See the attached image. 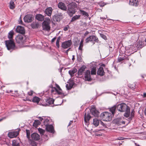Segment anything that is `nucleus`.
Segmentation results:
<instances>
[{
	"label": "nucleus",
	"instance_id": "35",
	"mask_svg": "<svg viewBox=\"0 0 146 146\" xmlns=\"http://www.w3.org/2000/svg\"><path fill=\"white\" fill-rule=\"evenodd\" d=\"M125 49L124 47L122 46L121 47L119 50V52L120 54H123L125 52Z\"/></svg>",
	"mask_w": 146,
	"mask_h": 146
},
{
	"label": "nucleus",
	"instance_id": "31",
	"mask_svg": "<svg viewBox=\"0 0 146 146\" xmlns=\"http://www.w3.org/2000/svg\"><path fill=\"white\" fill-rule=\"evenodd\" d=\"M9 7L11 9H13L15 8V4L13 1L11 0L10 3Z\"/></svg>",
	"mask_w": 146,
	"mask_h": 146
},
{
	"label": "nucleus",
	"instance_id": "45",
	"mask_svg": "<svg viewBox=\"0 0 146 146\" xmlns=\"http://www.w3.org/2000/svg\"><path fill=\"white\" fill-rule=\"evenodd\" d=\"M83 46V43H80V44L78 48L79 50H82Z\"/></svg>",
	"mask_w": 146,
	"mask_h": 146
},
{
	"label": "nucleus",
	"instance_id": "41",
	"mask_svg": "<svg viewBox=\"0 0 146 146\" xmlns=\"http://www.w3.org/2000/svg\"><path fill=\"white\" fill-rule=\"evenodd\" d=\"M57 101H54V103L52 104V103H51V105H52V104H53V105L55 106L60 105L63 102V101H62V102H60V103H58L56 102Z\"/></svg>",
	"mask_w": 146,
	"mask_h": 146
},
{
	"label": "nucleus",
	"instance_id": "38",
	"mask_svg": "<svg viewBox=\"0 0 146 146\" xmlns=\"http://www.w3.org/2000/svg\"><path fill=\"white\" fill-rule=\"evenodd\" d=\"M115 109L116 107L115 106H113L110 108V110L113 115L114 113Z\"/></svg>",
	"mask_w": 146,
	"mask_h": 146
},
{
	"label": "nucleus",
	"instance_id": "14",
	"mask_svg": "<svg viewBox=\"0 0 146 146\" xmlns=\"http://www.w3.org/2000/svg\"><path fill=\"white\" fill-rule=\"evenodd\" d=\"M17 32L19 33L20 34H25V31L23 27L20 26H18L16 29Z\"/></svg>",
	"mask_w": 146,
	"mask_h": 146
},
{
	"label": "nucleus",
	"instance_id": "60",
	"mask_svg": "<svg viewBox=\"0 0 146 146\" xmlns=\"http://www.w3.org/2000/svg\"><path fill=\"white\" fill-rule=\"evenodd\" d=\"M144 112L145 115L146 116V107L144 111Z\"/></svg>",
	"mask_w": 146,
	"mask_h": 146
},
{
	"label": "nucleus",
	"instance_id": "17",
	"mask_svg": "<svg viewBox=\"0 0 146 146\" xmlns=\"http://www.w3.org/2000/svg\"><path fill=\"white\" fill-rule=\"evenodd\" d=\"M53 10V9L51 7H48L46 8L45 11V13L47 16L50 17V16L52 14V13Z\"/></svg>",
	"mask_w": 146,
	"mask_h": 146
},
{
	"label": "nucleus",
	"instance_id": "56",
	"mask_svg": "<svg viewBox=\"0 0 146 146\" xmlns=\"http://www.w3.org/2000/svg\"><path fill=\"white\" fill-rule=\"evenodd\" d=\"M30 131L28 130V139H29L30 138Z\"/></svg>",
	"mask_w": 146,
	"mask_h": 146
},
{
	"label": "nucleus",
	"instance_id": "20",
	"mask_svg": "<svg viewBox=\"0 0 146 146\" xmlns=\"http://www.w3.org/2000/svg\"><path fill=\"white\" fill-rule=\"evenodd\" d=\"M138 0H130L129 4L130 5L135 6H137L139 4Z\"/></svg>",
	"mask_w": 146,
	"mask_h": 146
},
{
	"label": "nucleus",
	"instance_id": "39",
	"mask_svg": "<svg viewBox=\"0 0 146 146\" xmlns=\"http://www.w3.org/2000/svg\"><path fill=\"white\" fill-rule=\"evenodd\" d=\"M38 130L39 132V133H40L41 135H43L45 132L44 130L40 128H38Z\"/></svg>",
	"mask_w": 146,
	"mask_h": 146
},
{
	"label": "nucleus",
	"instance_id": "57",
	"mask_svg": "<svg viewBox=\"0 0 146 146\" xmlns=\"http://www.w3.org/2000/svg\"><path fill=\"white\" fill-rule=\"evenodd\" d=\"M56 37H54V38H53L52 39V40L51 42H54V41L55 40H56Z\"/></svg>",
	"mask_w": 146,
	"mask_h": 146
},
{
	"label": "nucleus",
	"instance_id": "52",
	"mask_svg": "<svg viewBox=\"0 0 146 146\" xmlns=\"http://www.w3.org/2000/svg\"><path fill=\"white\" fill-rule=\"evenodd\" d=\"M126 139V138L122 137H119L117 138V140H123L125 139Z\"/></svg>",
	"mask_w": 146,
	"mask_h": 146
},
{
	"label": "nucleus",
	"instance_id": "64",
	"mask_svg": "<svg viewBox=\"0 0 146 146\" xmlns=\"http://www.w3.org/2000/svg\"><path fill=\"white\" fill-rule=\"evenodd\" d=\"M143 96L144 97H146V93H144L143 94Z\"/></svg>",
	"mask_w": 146,
	"mask_h": 146
},
{
	"label": "nucleus",
	"instance_id": "28",
	"mask_svg": "<svg viewBox=\"0 0 146 146\" xmlns=\"http://www.w3.org/2000/svg\"><path fill=\"white\" fill-rule=\"evenodd\" d=\"M137 47L139 48H141L143 47V43L142 41H139L138 42L136 43Z\"/></svg>",
	"mask_w": 146,
	"mask_h": 146
},
{
	"label": "nucleus",
	"instance_id": "34",
	"mask_svg": "<svg viewBox=\"0 0 146 146\" xmlns=\"http://www.w3.org/2000/svg\"><path fill=\"white\" fill-rule=\"evenodd\" d=\"M134 110H133L131 112V114L128 117L129 118L128 119V120L129 121H130L132 119V118L134 116Z\"/></svg>",
	"mask_w": 146,
	"mask_h": 146
},
{
	"label": "nucleus",
	"instance_id": "37",
	"mask_svg": "<svg viewBox=\"0 0 146 146\" xmlns=\"http://www.w3.org/2000/svg\"><path fill=\"white\" fill-rule=\"evenodd\" d=\"M91 74L92 75L96 74V69L95 67L93 68L91 70Z\"/></svg>",
	"mask_w": 146,
	"mask_h": 146
},
{
	"label": "nucleus",
	"instance_id": "24",
	"mask_svg": "<svg viewBox=\"0 0 146 146\" xmlns=\"http://www.w3.org/2000/svg\"><path fill=\"white\" fill-rule=\"evenodd\" d=\"M20 141L19 140H14L12 141V146H20Z\"/></svg>",
	"mask_w": 146,
	"mask_h": 146
},
{
	"label": "nucleus",
	"instance_id": "1",
	"mask_svg": "<svg viewBox=\"0 0 146 146\" xmlns=\"http://www.w3.org/2000/svg\"><path fill=\"white\" fill-rule=\"evenodd\" d=\"M117 109L118 110L122 112L125 111L124 115L126 117H128L129 116L130 114V108L126 104L122 103L119 104L117 106Z\"/></svg>",
	"mask_w": 146,
	"mask_h": 146
},
{
	"label": "nucleus",
	"instance_id": "16",
	"mask_svg": "<svg viewBox=\"0 0 146 146\" xmlns=\"http://www.w3.org/2000/svg\"><path fill=\"white\" fill-rule=\"evenodd\" d=\"M91 118V116L90 115V113L88 112H86L85 113L84 116V120L85 123H88Z\"/></svg>",
	"mask_w": 146,
	"mask_h": 146
},
{
	"label": "nucleus",
	"instance_id": "44",
	"mask_svg": "<svg viewBox=\"0 0 146 146\" xmlns=\"http://www.w3.org/2000/svg\"><path fill=\"white\" fill-rule=\"evenodd\" d=\"M31 26L33 28H35L37 27V24L36 23H33L31 25Z\"/></svg>",
	"mask_w": 146,
	"mask_h": 146
},
{
	"label": "nucleus",
	"instance_id": "18",
	"mask_svg": "<svg viewBox=\"0 0 146 146\" xmlns=\"http://www.w3.org/2000/svg\"><path fill=\"white\" fill-rule=\"evenodd\" d=\"M46 130L49 132L52 133H54V131L53 126L52 125H48L46 126Z\"/></svg>",
	"mask_w": 146,
	"mask_h": 146
},
{
	"label": "nucleus",
	"instance_id": "62",
	"mask_svg": "<svg viewBox=\"0 0 146 146\" xmlns=\"http://www.w3.org/2000/svg\"><path fill=\"white\" fill-rule=\"evenodd\" d=\"M74 56H74V55H73L72 56V60H73V61L75 59Z\"/></svg>",
	"mask_w": 146,
	"mask_h": 146
},
{
	"label": "nucleus",
	"instance_id": "51",
	"mask_svg": "<svg viewBox=\"0 0 146 146\" xmlns=\"http://www.w3.org/2000/svg\"><path fill=\"white\" fill-rule=\"evenodd\" d=\"M69 28V26L68 25H67V26L66 27L64 28V31H67L68 30V29Z\"/></svg>",
	"mask_w": 146,
	"mask_h": 146
},
{
	"label": "nucleus",
	"instance_id": "63",
	"mask_svg": "<svg viewBox=\"0 0 146 146\" xmlns=\"http://www.w3.org/2000/svg\"><path fill=\"white\" fill-rule=\"evenodd\" d=\"M83 42H84V39H82L81 40V41L80 42V43H83Z\"/></svg>",
	"mask_w": 146,
	"mask_h": 146
},
{
	"label": "nucleus",
	"instance_id": "42",
	"mask_svg": "<svg viewBox=\"0 0 146 146\" xmlns=\"http://www.w3.org/2000/svg\"><path fill=\"white\" fill-rule=\"evenodd\" d=\"M80 11L81 13L83 15H84L86 16H88V13L86 12L81 10H80Z\"/></svg>",
	"mask_w": 146,
	"mask_h": 146
},
{
	"label": "nucleus",
	"instance_id": "10",
	"mask_svg": "<svg viewBox=\"0 0 146 146\" xmlns=\"http://www.w3.org/2000/svg\"><path fill=\"white\" fill-rule=\"evenodd\" d=\"M72 44V42L71 40H68L63 42L61 46L64 48L66 49L70 47Z\"/></svg>",
	"mask_w": 146,
	"mask_h": 146
},
{
	"label": "nucleus",
	"instance_id": "49",
	"mask_svg": "<svg viewBox=\"0 0 146 146\" xmlns=\"http://www.w3.org/2000/svg\"><path fill=\"white\" fill-rule=\"evenodd\" d=\"M129 86L132 89H134L135 88V84H133L132 85L131 84L129 85Z\"/></svg>",
	"mask_w": 146,
	"mask_h": 146
},
{
	"label": "nucleus",
	"instance_id": "36",
	"mask_svg": "<svg viewBox=\"0 0 146 146\" xmlns=\"http://www.w3.org/2000/svg\"><path fill=\"white\" fill-rule=\"evenodd\" d=\"M80 17V16L79 15H76L73 17L71 21H74L76 19H78Z\"/></svg>",
	"mask_w": 146,
	"mask_h": 146
},
{
	"label": "nucleus",
	"instance_id": "29",
	"mask_svg": "<svg viewBox=\"0 0 146 146\" xmlns=\"http://www.w3.org/2000/svg\"><path fill=\"white\" fill-rule=\"evenodd\" d=\"M53 20L55 21H60V18L58 16V15H54L52 17Z\"/></svg>",
	"mask_w": 146,
	"mask_h": 146
},
{
	"label": "nucleus",
	"instance_id": "61",
	"mask_svg": "<svg viewBox=\"0 0 146 146\" xmlns=\"http://www.w3.org/2000/svg\"><path fill=\"white\" fill-rule=\"evenodd\" d=\"M39 118L40 120L41 121L43 119L41 117H39Z\"/></svg>",
	"mask_w": 146,
	"mask_h": 146
},
{
	"label": "nucleus",
	"instance_id": "15",
	"mask_svg": "<svg viewBox=\"0 0 146 146\" xmlns=\"http://www.w3.org/2000/svg\"><path fill=\"white\" fill-rule=\"evenodd\" d=\"M92 115L98 117L99 115V112L97 110L95 107H92L90 110Z\"/></svg>",
	"mask_w": 146,
	"mask_h": 146
},
{
	"label": "nucleus",
	"instance_id": "30",
	"mask_svg": "<svg viewBox=\"0 0 146 146\" xmlns=\"http://www.w3.org/2000/svg\"><path fill=\"white\" fill-rule=\"evenodd\" d=\"M34 16L32 15H28V23L31 22L34 19Z\"/></svg>",
	"mask_w": 146,
	"mask_h": 146
},
{
	"label": "nucleus",
	"instance_id": "19",
	"mask_svg": "<svg viewBox=\"0 0 146 146\" xmlns=\"http://www.w3.org/2000/svg\"><path fill=\"white\" fill-rule=\"evenodd\" d=\"M31 137L32 140H38L40 138V136L36 133L32 134Z\"/></svg>",
	"mask_w": 146,
	"mask_h": 146
},
{
	"label": "nucleus",
	"instance_id": "48",
	"mask_svg": "<svg viewBox=\"0 0 146 146\" xmlns=\"http://www.w3.org/2000/svg\"><path fill=\"white\" fill-rule=\"evenodd\" d=\"M100 36L103 39L105 40L106 39V36L103 34H100Z\"/></svg>",
	"mask_w": 146,
	"mask_h": 146
},
{
	"label": "nucleus",
	"instance_id": "25",
	"mask_svg": "<svg viewBox=\"0 0 146 146\" xmlns=\"http://www.w3.org/2000/svg\"><path fill=\"white\" fill-rule=\"evenodd\" d=\"M104 73L103 68L102 67L99 68L97 71V74L100 76H103L104 75Z\"/></svg>",
	"mask_w": 146,
	"mask_h": 146
},
{
	"label": "nucleus",
	"instance_id": "32",
	"mask_svg": "<svg viewBox=\"0 0 146 146\" xmlns=\"http://www.w3.org/2000/svg\"><path fill=\"white\" fill-rule=\"evenodd\" d=\"M40 121L38 120H35L33 124V126L35 127H37V125H40Z\"/></svg>",
	"mask_w": 146,
	"mask_h": 146
},
{
	"label": "nucleus",
	"instance_id": "40",
	"mask_svg": "<svg viewBox=\"0 0 146 146\" xmlns=\"http://www.w3.org/2000/svg\"><path fill=\"white\" fill-rule=\"evenodd\" d=\"M60 40V37L59 36L58 38L56 41V45L58 48H59V42Z\"/></svg>",
	"mask_w": 146,
	"mask_h": 146
},
{
	"label": "nucleus",
	"instance_id": "9",
	"mask_svg": "<svg viewBox=\"0 0 146 146\" xmlns=\"http://www.w3.org/2000/svg\"><path fill=\"white\" fill-rule=\"evenodd\" d=\"M19 130H20V129H19L15 131L9 132L8 134V136L11 138L16 137L19 134Z\"/></svg>",
	"mask_w": 146,
	"mask_h": 146
},
{
	"label": "nucleus",
	"instance_id": "6",
	"mask_svg": "<svg viewBox=\"0 0 146 146\" xmlns=\"http://www.w3.org/2000/svg\"><path fill=\"white\" fill-rule=\"evenodd\" d=\"M100 117L103 120L105 121H110L112 119L111 113L108 112H105L102 113L100 115Z\"/></svg>",
	"mask_w": 146,
	"mask_h": 146
},
{
	"label": "nucleus",
	"instance_id": "33",
	"mask_svg": "<svg viewBox=\"0 0 146 146\" xmlns=\"http://www.w3.org/2000/svg\"><path fill=\"white\" fill-rule=\"evenodd\" d=\"M125 57L124 55H120V56L118 58V61L120 62L122 61L125 58Z\"/></svg>",
	"mask_w": 146,
	"mask_h": 146
},
{
	"label": "nucleus",
	"instance_id": "55",
	"mask_svg": "<svg viewBox=\"0 0 146 146\" xmlns=\"http://www.w3.org/2000/svg\"><path fill=\"white\" fill-rule=\"evenodd\" d=\"M100 123L104 126V123L100 120Z\"/></svg>",
	"mask_w": 146,
	"mask_h": 146
},
{
	"label": "nucleus",
	"instance_id": "59",
	"mask_svg": "<svg viewBox=\"0 0 146 146\" xmlns=\"http://www.w3.org/2000/svg\"><path fill=\"white\" fill-rule=\"evenodd\" d=\"M72 122H73L72 121H70V122L69 123V125H68V126L70 125H71V124H72Z\"/></svg>",
	"mask_w": 146,
	"mask_h": 146
},
{
	"label": "nucleus",
	"instance_id": "43",
	"mask_svg": "<svg viewBox=\"0 0 146 146\" xmlns=\"http://www.w3.org/2000/svg\"><path fill=\"white\" fill-rule=\"evenodd\" d=\"M49 120L48 119H45L43 122V124L45 125L46 126L48 125V124H49Z\"/></svg>",
	"mask_w": 146,
	"mask_h": 146
},
{
	"label": "nucleus",
	"instance_id": "21",
	"mask_svg": "<svg viewBox=\"0 0 146 146\" xmlns=\"http://www.w3.org/2000/svg\"><path fill=\"white\" fill-rule=\"evenodd\" d=\"M100 120L98 118L95 117L93 119V124L95 127L98 126L100 123Z\"/></svg>",
	"mask_w": 146,
	"mask_h": 146
},
{
	"label": "nucleus",
	"instance_id": "7",
	"mask_svg": "<svg viewBox=\"0 0 146 146\" xmlns=\"http://www.w3.org/2000/svg\"><path fill=\"white\" fill-rule=\"evenodd\" d=\"M98 38L94 35L90 36L85 39L86 43L91 42L94 44L96 42H98Z\"/></svg>",
	"mask_w": 146,
	"mask_h": 146
},
{
	"label": "nucleus",
	"instance_id": "23",
	"mask_svg": "<svg viewBox=\"0 0 146 146\" xmlns=\"http://www.w3.org/2000/svg\"><path fill=\"white\" fill-rule=\"evenodd\" d=\"M86 68V66H85L84 65L82 66L78 70V74L79 75H81Z\"/></svg>",
	"mask_w": 146,
	"mask_h": 146
},
{
	"label": "nucleus",
	"instance_id": "27",
	"mask_svg": "<svg viewBox=\"0 0 146 146\" xmlns=\"http://www.w3.org/2000/svg\"><path fill=\"white\" fill-rule=\"evenodd\" d=\"M77 71V70L76 68H74L72 70H70L69 72V73L71 77L73 76L75 73Z\"/></svg>",
	"mask_w": 146,
	"mask_h": 146
},
{
	"label": "nucleus",
	"instance_id": "4",
	"mask_svg": "<svg viewBox=\"0 0 146 146\" xmlns=\"http://www.w3.org/2000/svg\"><path fill=\"white\" fill-rule=\"evenodd\" d=\"M5 44L8 50H13L17 48L14 40H9L5 41Z\"/></svg>",
	"mask_w": 146,
	"mask_h": 146
},
{
	"label": "nucleus",
	"instance_id": "47",
	"mask_svg": "<svg viewBox=\"0 0 146 146\" xmlns=\"http://www.w3.org/2000/svg\"><path fill=\"white\" fill-rule=\"evenodd\" d=\"M18 23L19 24H22L23 25V21L22 20V19H21V16L20 17L19 20V21H18Z\"/></svg>",
	"mask_w": 146,
	"mask_h": 146
},
{
	"label": "nucleus",
	"instance_id": "2",
	"mask_svg": "<svg viewBox=\"0 0 146 146\" xmlns=\"http://www.w3.org/2000/svg\"><path fill=\"white\" fill-rule=\"evenodd\" d=\"M15 39L17 43L23 45L27 41V37L24 34H19L17 36Z\"/></svg>",
	"mask_w": 146,
	"mask_h": 146
},
{
	"label": "nucleus",
	"instance_id": "8",
	"mask_svg": "<svg viewBox=\"0 0 146 146\" xmlns=\"http://www.w3.org/2000/svg\"><path fill=\"white\" fill-rule=\"evenodd\" d=\"M34 102L43 106H49L51 105V103H54V101H32Z\"/></svg>",
	"mask_w": 146,
	"mask_h": 146
},
{
	"label": "nucleus",
	"instance_id": "58",
	"mask_svg": "<svg viewBox=\"0 0 146 146\" xmlns=\"http://www.w3.org/2000/svg\"><path fill=\"white\" fill-rule=\"evenodd\" d=\"M105 5V4H104V3H103L102 4H99V5L101 7H102L104 6Z\"/></svg>",
	"mask_w": 146,
	"mask_h": 146
},
{
	"label": "nucleus",
	"instance_id": "11",
	"mask_svg": "<svg viewBox=\"0 0 146 146\" xmlns=\"http://www.w3.org/2000/svg\"><path fill=\"white\" fill-rule=\"evenodd\" d=\"M84 79L86 81H91L92 80L90 77V71L89 70H87L84 74Z\"/></svg>",
	"mask_w": 146,
	"mask_h": 146
},
{
	"label": "nucleus",
	"instance_id": "5",
	"mask_svg": "<svg viewBox=\"0 0 146 146\" xmlns=\"http://www.w3.org/2000/svg\"><path fill=\"white\" fill-rule=\"evenodd\" d=\"M77 7L76 4L74 3H71L68 7L67 12L70 16L72 17L73 15L75 13L76 9L75 8Z\"/></svg>",
	"mask_w": 146,
	"mask_h": 146
},
{
	"label": "nucleus",
	"instance_id": "54",
	"mask_svg": "<svg viewBox=\"0 0 146 146\" xmlns=\"http://www.w3.org/2000/svg\"><path fill=\"white\" fill-rule=\"evenodd\" d=\"M33 91H31V92H28V94L29 95L31 96L33 94Z\"/></svg>",
	"mask_w": 146,
	"mask_h": 146
},
{
	"label": "nucleus",
	"instance_id": "50",
	"mask_svg": "<svg viewBox=\"0 0 146 146\" xmlns=\"http://www.w3.org/2000/svg\"><path fill=\"white\" fill-rule=\"evenodd\" d=\"M24 20L25 22H27V15H26L24 17Z\"/></svg>",
	"mask_w": 146,
	"mask_h": 146
},
{
	"label": "nucleus",
	"instance_id": "22",
	"mask_svg": "<svg viewBox=\"0 0 146 146\" xmlns=\"http://www.w3.org/2000/svg\"><path fill=\"white\" fill-rule=\"evenodd\" d=\"M36 18L38 21H42L44 19V16L40 14H37L36 16Z\"/></svg>",
	"mask_w": 146,
	"mask_h": 146
},
{
	"label": "nucleus",
	"instance_id": "26",
	"mask_svg": "<svg viewBox=\"0 0 146 146\" xmlns=\"http://www.w3.org/2000/svg\"><path fill=\"white\" fill-rule=\"evenodd\" d=\"M14 35V33L13 31L12 30H11L8 33V38L9 39V40H13V37Z\"/></svg>",
	"mask_w": 146,
	"mask_h": 146
},
{
	"label": "nucleus",
	"instance_id": "12",
	"mask_svg": "<svg viewBox=\"0 0 146 146\" xmlns=\"http://www.w3.org/2000/svg\"><path fill=\"white\" fill-rule=\"evenodd\" d=\"M56 86L57 88H53V90H52V92L53 93L54 91H55L56 93H57L59 94H62V91L60 86L57 84H56Z\"/></svg>",
	"mask_w": 146,
	"mask_h": 146
},
{
	"label": "nucleus",
	"instance_id": "13",
	"mask_svg": "<svg viewBox=\"0 0 146 146\" xmlns=\"http://www.w3.org/2000/svg\"><path fill=\"white\" fill-rule=\"evenodd\" d=\"M58 8L64 11H66L67 10V7L65 4L62 2H59L58 4Z\"/></svg>",
	"mask_w": 146,
	"mask_h": 146
},
{
	"label": "nucleus",
	"instance_id": "3",
	"mask_svg": "<svg viewBox=\"0 0 146 146\" xmlns=\"http://www.w3.org/2000/svg\"><path fill=\"white\" fill-rule=\"evenodd\" d=\"M51 22L50 19L49 17H46L42 23L43 30L49 31L50 29V25Z\"/></svg>",
	"mask_w": 146,
	"mask_h": 146
},
{
	"label": "nucleus",
	"instance_id": "46",
	"mask_svg": "<svg viewBox=\"0 0 146 146\" xmlns=\"http://www.w3.org/2000/svg\"><path fill=\"white\" fill-rule=\"evenodd\" d=\"M40 99L39 98H38V97L35 96L34 97L33 99L32 100H40Z\"/></svg>",
	"mask_w": 146,
	"mask_h": 146
},
{
	"label": "nucleus",
	"instance_id": "53",
	"mask_svg": "<svg viewBox=\"0 0 146 146\" xmlns=\"http://www.w3.org/2000/svg\"><path fill=\"white\" fill-rule=\"evenodd\" d=\"M58 15V16L59 17H62V14L61 13H58L57 15Z\"/></svg>",
	"mask_w": 146,
	"mask_h": 146
}]
</instances>
